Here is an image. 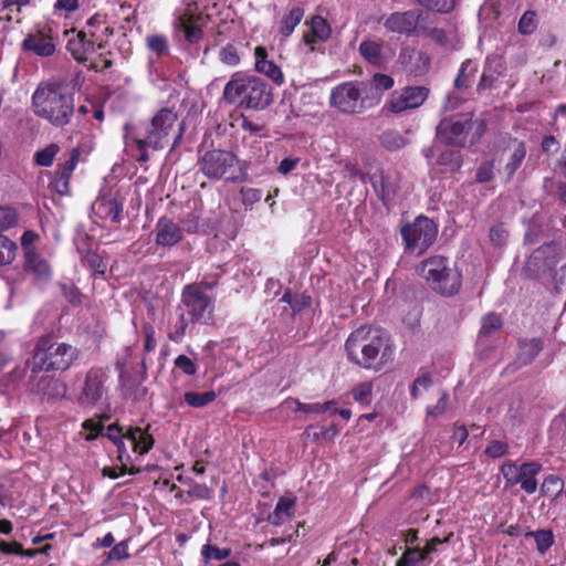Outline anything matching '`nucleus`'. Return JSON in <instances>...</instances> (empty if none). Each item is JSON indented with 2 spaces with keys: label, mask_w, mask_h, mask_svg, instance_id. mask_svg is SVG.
Returning <instances> with one entry per match:
<instances>
[{
  "label": "nucleus",
  "mask_w": 566,
  "mask_h": 566,
  "mask_svg": "<svg viewBox=\"0 0 566 566\" xmlns=\"http://www.w3.org/2000/svg\"><path fill=\"white\" fill-rule=\"evenodd\" d=\"M184 135L182 123L178 124V115L171 108L165 107L159 109L145 127L143 138H136L135 144L139 151L137 161L147 163L149 155L147 148L154 150L164 149L169 145L171 137L174 138L171 149L179 143Z\"/></svg>",
  "instance_id": "nucleus-1"
},
{
  "label": "nucleus",
  "mask_w": 566,
  "mask_h": 566,
  "mask_svg": "<svg viewBox=\"0 0 566 566\" xmlns=\"http://www.w3.org/2000/svg\"><path fill=\"white\" fill-rule=\"evenodd\" d=\"M32 104L36 116L56 127L67 125L74 114L73 95L55 83L39 85L32 95Z\"/></svg>",
  "instance_id": "nucleus-2"
},
{
  "label": "nucleus",
  "mask_w": 566,
  "mask_h": 566,
  "mask_svg": "<svg viewBox=\"0 0 566 566\" xmlns=\"http://www.w3.org/2000/svg\"><path fill=\"white\" fill-rule=\"evenodd\" d=\"M223 97L230 104L242 108L264 109L273 101L272 90L262 78L234 73L226 84Z\"/></svg>",
  "instance_id": "nucleus-3"
},
{
  "label": "nucleus",
  "mask_w": 566,
  "mask_h": 566,
  "mask_svg": "<svg viewBox=\"0 0 566 566\" xmlns=\"http://www.w3.org/2000/svg\"><path fill=\"white\" fill-rule=\"evenodd\" d=\"M382 24L388 33L408 38L426 36L440 43L446 40L444 31L436 25V18L421 9L394 12L384 18Z\"/></svg>",
  "instance_id": "nucleus-4"
},
{
  "label": "nucleus",
  "mask_w": 566,
  "mask_h": 566,
  "mask_svg": "<svg viewBox=\"0 0 566 566\" xmlns=\"http://www.w3.org/2000/svg\"><path fill=\"white\" fill-rule=\"evenodd\" d=\"M77 357L76 347L67 343H60L53 334L48 333L36 339L32 349L31 365L36 371H65Z\"/></svg>",
  "instance_id": "nucleus-5"
},
{
  "label": "nucleus",
  "mask_w": 566,
  "mask_h": 566,
  "mask_svg": "<svg viewBox=\"0 0 566 566\" xmlns=\"http://www.w3.org/2000/svg\"><path fill=\"white\" fill-rule=\"evenodd\" d=\"M418 273L430 289L443 296L457 294L462 285V274L449 259L436 255L421 261Z\"/></svg>",
  "instance_id": "nucleus-6"
},
{
  "label": "nucleus",
  "mask_w": 566,
  "mask_h": 566,
  "mask_svg": "<svg viewBox=\"0 0 566 566\" xmlns=\"http://www.w3.org/2000/svg\"><path fill=\"white\" fill-rule=\"evenodd\" d=\"M371 85L364 81H349L335 86L329 95L331 107L347 115L361 114L379 103V96H369Z\"/></svg>",
  "instance_id": "nucleus-7"
},
{
  "label": "nucleus",
  "mask_w": 566,
  "mask_h": 566,
  "mask_svg": "<svg viewBox=\"0 0 566 566\" xmlns=\"http://www.w3.org/2000/svg\"><path fill=\"white\" fill-rule=\"evenodd\" d=\"M150 428L149 423L142 428L114 422L106 427L105 437L116 447L117 460H127L129 452L126 441L130 443L132 451L140 457L147 454L154 448L155 438L150 433Z\"/></svg>",
  "instance_id": "nucleus-8"
},
{
  "label": "nucleus",
  "mask_w": 566,
  "mask_h": 566,
  "mask_svg": "<svg viewBox=\"0 0 566 566\" xmlns=\"http://www.w3.org/2000/svg\"><path fill=\"white\" fill-rule=\"evenodd\" d=\"M485 130L483 119H473L469 114H457L440 122L437 136L443 144L463 147L475 144Z\"/></svg>",
  "instance_id": "nucleus-9"
},
{
  "label": "nucleus",
  "mask_w": 566,
  "mask_h": 566,
  "mask_svg": "<svg viewBox=\"0 0 566 566\" xmlns=\"http://www.w3.org/2000/svg\"><path fill=\"white\" fill-rule=\"evenodd\" d=\"M109 371L106 367L93 366L83 377L76 402L81 408L93 409L107 402L109 394Z\"/></svg>",
  "instance_id": "nucleus-10"
},
{
  "label": "nucleus",
  "mask_w": 566,
  "mask_h": 566,
  "mask_svg": "<svg viewBox=\"0 0 566 566\" xmlns=\"http://www.w3.org/2000/svg\"><path fill=\"white\" fill-rule=\"evenodd\" d=\"M181 307L196 323L214 324V301L200 290V285L187 284L184 286L178 308Z\"/></svg>",
  "instance_id": "nucleus-11"
},
{
  "label": "nucleus",
  "mask_w": 566,
  "mask_h": 566,
  "mask_svg": "<svg viewBox=\"0 0 566 566\" xmlns=\"http://www.w3.org/2000/svg\"><path fill=\"white\" fill-rule=\"evenodd\" d=\"M391 354L389 336L382 328L376 327L365 355H359L355 365L367 370L379 371L390 360Z\"/></svg>",
  "instance_id": "nucleus-12"
},
{
  "label": "nucleus",
  "mask_w": 566,
  "mask_h": 566,
  "mask_svg": "<svg viewBox=\"0 0 566 566\" xmlns=\"http://www.w3.org/2000/svg\"><path fill=\"white\" fill-rule=\"evenodd\" d=\"M237 164V156L231 151L222 149L208 150L198 160L200 171L211 180H219L226 177Z\"/></svg>",
  "instance_id": "nucleus-13"
},
{
  "label": "nucleus",
  "mask_w": 566,
  "mask_h": 566,
  "mask_svg": "<svg viewBox=\"0 0 566 566\" xmlns=\"http://www.w3.org/2000/svg\"><path fill=\"white\" fill-rule=\"evenodd\" d=\"M46 370L36 371L31 365V374L28 379V389L38 395L42 401L51 402L62 398L65 394V385Z\"/></svg>",
  "instance_id": "nucleus-14"
},
{
  "label": "nucleus",
  "mask_w": 566,
  "mask_h": 566,
  "mask_svg": "<svg viewBox=\"0 0 566 566\" xmlns=\"http://www.w3.org/2000/svg\"><path fill=\"white\" fill-rule=\"evenodd\" d=\"M437 234V224L423 216L401 228V235L407 248H429L436 241Z\"/></svg>",
  "instance_id": "nucleus-15"
},
{
  "label": "nucleus",
  "mask_w": 566,
  "mask_h": 566,
  "mask_svg": "<svg viewBox=\"0 0 566 566\" xmlns=\"http://www.w3.org/2000/svg\"><path fill=\"white\" fill-rule=\"evenodd\" d=\"M429 90L424 86H408L391 93L386 107L392 113H401L421 106L427 99Z\"/></svg>",
  "instance_id": "nucleus-16"
},
{
  "label": "nucleus",
  "mask_w": 566,
  "mask_h": 566,
  "mask_svg": "<svg viewBox=\"0 0 566 566\" xmlns=\"http://www.w3.org/2000/svg\"><path fill=\"white\" fill-rule=\"evenodd\" d=\"M197 17L191 10V4L185 10L175 11L174 30L175 33H182L185 40L190 44H196L202 39V29L197 23Z\"/></svg>",
  "instance_id": "nucleus-17"
},
{
  "label": "nucleus",
  "mask_w": 566,
  "mask_h": 566,
  "mask_svg": "<svg viewBox=\"0 0 566 566\" xmlns=\"http://www.w3.org/2000/svg\"><path fill=\"white\" fill-rule=\"evenodd\" d=\"M556 250H532L525 265L524 273L530 279H538L551 271L557 263Z\"/></svg>",
  "instance_id": "nucleus-18"
},
{
  "label": "nucleus",
  "mask_w": 566,
  "mask_h": 566,
  "mask_svg": "<svg viewBox=\"0 0 566 566\" xmlns=\"http://www.w3.org/2000/svg\"><path fill=\"white\" fill-rule=\"evenodd\" d=\"M375 329L371 325H363L349 334L344 345L348 361L355 364L359 355H365Z\"/></svg>",
  "instance_id": "nucleus-19"
},
{
  "label": "nucleus",
  "mask_w": 566,
  "mask_h": 566,
  "mask_svg": "<svg viewBox=\"0 0 566 566\" xmlns=\"http://www.w3.org/2000/svg\"><path fill=\"white\" fill-rule=\"evenodd\" d=\"M80 160V148L75 147L70 151L69 159L59 165L51 188L60 196L70 195V180Z\"/></svg>",
  "instance_id": "nucleus-20"
},
{
  "label": "nucleus",
  "mask_w": 566,
  "mask_h": 566,
  "mask_svg": "<svg viewBox=\"0 0 566 566\" xmlns=\"http://www.w3.org/2000/svg\"><path fill=\"white\" fill-rule=\"evenodd\" d=\"M254 66L259 73L264 74L277 85L284 83V75L281 69L268 59V51L264 46H256L254 49Z\"/></svg>",
  "instance_id": "nucleus-21"
},
{
  "label": "nucleus",
  "mask_w": 566,
  "mask_h": 566,
  "mask_svg": "<svg viewBox=\"0 0 566 566\" xmlns=\"http://www.w3.org/2000/svg\"><path fill=\"white\" fill-rule=\"evenodd\" d=\"M24 270L39 281L48 282L51 279V266L38 250H24Z\"/></svg>",
  "instance_id": "nucleus-22"
},
{
  "label": "nucleus",
  "mask_w": 566,
  "mask_h": 566,
  "mask_svg": "<svg viewBox=\"0 0 566 566\" xmlns=\"http://www.w3.org/2000/svg\"><path fill=\"white\" fill-rule=\"evenodd\" d=\"M92 210L96 217L118 223L123 207L115 198L104 196L94 201Z\"/></svg>",
  "instance_id": "nucleus-23"
},
{
  "label": "nucleus",
  "mask_w": 566,
  "mask_h": 566,
  "mask_svg": "<svg viewBox=\"0 0 566 566\" xmlns=\"http://www.w3.org/2000/svg\"><path fill=\"white\" fill-rule=\"evenodd\" d=\"M544 348L541 337L520 338L517 342L516 360L521 366L531 365Z\"/></svg>",
  "instance_id": "nucleus-24"
},
{
  "label": "nucleus",
  "mask_w": 566,
  "mask_h": 566,
  "mask_svg": "<svg viewBox=\"0 0 566 566\" xmlns=\"http://www.w3.org/2000/svg\"><path fill=\"white\" fill-rule=\"evenodd\" d=\"M24 50L32 51L39 56H51L55 52V44L52 38L43 31L28 35L22 43Z\"/></svg>",
  "instance_id": "nucleus-25"
},
{
  "label": "nucleus",
  "mask_w": 566,
  "mask_h": 566,
  "mask_svg": "<svg viewBox=\"0 0 566 566\" xmlns=\"http://www.w3.org/2000/svg\"><path fill=\"white\" fill-rule=\"evenodd\" d=\"M542 471V464L536 461L524 462L521 464L520 475H517L521 489L528 495L537 490L536 476Z\"/></svg>",
  "instance_id": "nucleus-26"
},
{
  "label": "nucleus",
  "mask_w": 566,
  "mask_h": 566,
  "mask_svg": "<svg viewBox=\"0 0 566 566\" xmlns=\"http://www.w3.org/2000/svg\"><path fill=\"white\" fill-rule=\"evenodd\" d=\"M181 230L171 220L161 218L156 226V242L163 247H171L178 243Z\"/></svg>",
  "instance_id": "nucleus-27"
},
{
  "label": "nucleus",
  "mask_w": 566,
  "mask_h": 566,
  "mask_svg": "<svg viewBox=\"0 0 566 566\" xmlns=\"http://www.w3.org/2000/svg\"><path fill=\"white\" fill-rule=\"evenodd\" d=\"M509 153L504 171L509 178H511L515 171L521 167L526 156V147L523 142L517 139H511L505 148Z\"/></svg>",
  "instance_id": "nucleus-28"
},
{
  "label": "nucleus",
  "mask_w": 566,
  "mask_h": 566,
  "mask_svg": "<svg viewBox=\"0 0 566 566\" xmlns=\"http://www.w3.org/2000/svg\"><path fill=\"white\" fill-rule=\"evenodd\" d=\"M19 221V214L15 209L9 206H0V248H17L14 241L2 232L15 227Z\"/></svg>",
  "instance_id": "nucleus-29"
},
{
  "label": "nucleus",
  "mask_w": 566,
  "mask_h": 566,
  "mask_svg": "<svg viewBox=\"0 0 566 566\" xmlns=\"http://www.w3.org/2000/svg\"><path fill=\"white\" fill-rule=\"evenodd\" d=\"M369 181L382 201L390 198L396 192V184L391 181L389 175L381 168L376 169V171L369 176Z\"/></svg>",
  "instance_id": "nucleus-30"
},
{
  "label": "nucleus",
  "mask_w": 566,
  "mask_h": 566,
  "mask_svg": "<svg viewBox=\"0 0 566 566\" xmlns=\"http://www.w3.org/2000/svg\"><path fill=\"white\" fill-rule=\"evenodd\" d=\"M359 53L369 64L381 66L386 62L382 52V42L371 39H365L359 44Z\"/></svg>",
  "instance_id": "nucleus-31"
},
{
  "label": "nucleus",
  "mask_w": 566,
  "mask_h": 566,
  "mask_svg": "<svg viewBox=\"0 0 566 566\" xmlns=\"http://www.w3.org/2000/svg\"><path fill=\"white\" fill-rule=\"evenodd\" d=\"M304 17V9L301 7H293L281 17L277 21L279 33L283 38H289L301 23Z\"/></svg>",
  "instance_id": "nucleus-32"
},
{
  "label": "nucleus",
  "mask_w": 566,
  "mask_h": 566,
  "mask_svg": "<svg viewBox=\"0 0 566 566\" xmlns=\"http://www.w3.org/2000/svg\"><path fill=\"white\" fill-rule=\"evenodd\" d=\"M478 73V63L472 60H465L458 72L454 80V87L460 92H465L470 88L472 80Z\"/></svg>",
  "instance_id": "nucleus-33"
},
{
  "label": "nucleus",
  "mask_w": 566,
  "mask_h": 566,
  "mask_svg": "<svg viewBox=\"0 0 566 566\" xmlns=\"http://www.w3.org/2000/svg\"><path fill=\"white\" fill-rule=\"evenodd\" d=\"M295 504V500L291 497H281L272 513L269 514L268 521L275 526H280L291 516V510Z\"/></svg>",
  "instance_id": "nucleus-34"
},
{
  "label": "nucleus",
  "mask_w": 566,
  "mask_h": 566,
  "mask_svg": "<svg viewBox=\"0 0 566 566\" xmlns=\"http://www.w3.org/2000/svg\"><path fill=\"white\" fill-rule=\"evenodd\" d=\"M81 259L84 266L94 274L104 275L107 270V263L98 253V250H82Z\"/></svg>",
  "instance_id": "nucleus-35"
},
{
  "label": "nucleus",
  "mask_w": 566,
  "mask_h": 566,
  "mask_svg": "<svg viewBox=\"0 0 566 566\" xmlns=\"http://www.w3.org/2000/svg\"><path fill=\"white\" fill-rule=\"evenodd\" d=\"M310 24H311L313 35L304 36V40L307 44H312L315 41H326L329 38L332 30H331L329 24L327 23V21L324 18H322L319 15H315L312 18Z\"/></svg>",
  "instance_id": "nucleus-36"
},
{
  "label": "nucleus",
  "mask_w": 566,
  "mask_h": 566,
  "mask_svg": "<svg viewBox=\"0 0 566 566\" xmlns=\"http://www.w3.org/2000/svg\"><path fill=\"white\" fill-rule=\"evenodd\" d=\"M85 32L81 31L76 34L75 38L70 39L67 42V50L78 62H84L87 60L88 49L92 45L90 42L85 41Z\"/></svg>",
  "instance_id": "nucleus-37"
},
{
  "label": "nucleus",
  "mask_w": 566,
  "mask_h": 566,
  "mask_svg": "<svg viewBox=\"0 0 566 566\" xmlns=\"http://www.w3.org/2000/svg\"><path fill=\"white\" fill-rule=\"evenodd\" d=\"M217 394L214 390H208L203 392L198 391H186L184 394V400L187 406L191 408H205L208 405L212 403L217 399Z\"/></svg>",
  "instance_id": "nucleus-38"
},
{
  "label": "nucleus",
  "mask_w": 566,
  "mask_h": 566,
  "mask_svg": "<svg viewBox=\"0 0 566 566\" xmlns=\"http://www.w3.org/2000/svg\"><path fill=\"white\" fill-rule=\"evenodd\" d=\"M564 490V480L557 474L544 478L539 492L543 496L556 499Z\"/></svg>",
  "instance_id": "nucleus-39"
},
{
  "label": "nucleus",
  "mask_w": 566,
  "mask_h": 566,
  "mask_svg": "<svg viewBox=\"0 0 566 566\" xmlns=\"http://www.w3.org/2000/svg\"><path fill=\"white\" fill-rule=\"evenodd\" d=\"M525 536H532L535 539L537 551L545 554L555 542L554 534L551 530L530 531Z\"/></svg>",
  "instance_id": "nucleus-40"
},
{
  "label": "nucleus",
  "mask_w": 566,
  "mask_h": 566,
  "mask_svg": "<svg viewBox=\"0 0 566 566\" xmlns=\"http://www.w3.org/2000/svg\"><path fill=\"white\" fill-rule=\"evenodd\" d=\"M196 323L190 316L184 311L179 314L176 323L172 325L171 331L168 333L170 340L180 343L186 335L187 328L190 324Z\"/></svg>",
  "instance_id": "nucleus-41"
},
{
  "label": "nucleus",
  "mask_w": 566,
  "mask_h": 566,
  "mask_svg": "<svg viewBox=\"0 0 566 566\" xmlns=\"http://www.w3.org/2000/svg\"><path fill=\"white\" fill-rule=\"evenodd\" d=\"M427 560L420 551V546H409L402 552L395 566H417Z\"/></svg>",
  "instance_id": "nucleus-42"
},
{
  "label": "nucleus",
  "mask_w": 566,
  "mask_h": 566,
  "mask_svg": "<svg viewBox=\"0 0 566 566\" xmlns=\"http://www.w3.org/2000/svg\"><path fill=\"white\" fill-rule=\"evenodd\" d=\"M200 553H201V557H202L203 562L208 563L211 559L224 560V559L229 558L232 554V549L228 548V547L220 548L216 545H211L210 543H207L201 547Z\"/></svg>",
  "instance_id": "nucleus-43"
},
{
  "label": "nucleus",
  "mask_w": 566,
  "mask_h": 566,
  "mask_svg": "<svg viewBox=\"0 0 566 566\" xmlns=\"http://www.w3.org/2000/svg\"><path fill=\"white\" fill-rule=\"evenodd\" d=\"M60 149L61 148L57 144L52 143V144L48 145L46 147H44L43 149L38 150L34 154L35 165H38L40 167L52 166L54 158L59 154Z\"/></svg>",
  "instance_id": "nucleus-44"
},
{
  "label": "nucleus",
  "mask_w": 566,
  "mask_h": 566,
  "mask_svg": "<svg viewBox=\"0 0 566 566\" xmlns=\"http://www.w3.org/2000/svg\"><path fill=\"white\" fill-rule=\"evenodd\" d=\"M350 394L356 402L368 406L371 402L373 398V382H359L353 387Z\"/></svg>",
  "instance_id": "nucleus-45"
},
{
  "label": "nucleus",
  "mask_w": 566,
  "mask_h": 566,
  "mask_svg": "<svg viewBox=\"0 0 566 566\" xmlns=\"http://www.w3.org/2000/svg\"><path fill=\"white\" fill-rule=\"evenodd\" d=\"M420 7L438 12V13H449L455 7V0H415Z\"/></svg>",
  "instance_id": "nucleus-46"
},
{
  "label": "nucleus",
  "mask_w": 566,
  "mask_h": 566,
  "mask_svg": "<svg viewBox=\"0 0 566 566\" xmlns=\"http://www.w3.org/2000/svg\"><path fill=\"white\" fill-rule=\"evenodd\" d=\"M293 402L296 405V411H301L304 413H324L328 411L333 406L336 405L335 400H328L324 403L314 402V403H306L302 402L298 399H292Z\"/></svg>",
  "instance_id": "nucleus-47"
},
{
  "label": "nucleus",
  "mask_w": 566,
  "mask_h": 566,
  "mask_svg": "<svg viewBox=\"0 0 566 566\" xmlns=\"http://www.w3.org/2000/svg\"><path fill=\"white\" fill-rule=\"evenodd\" d=\"M503 322L499 314L488 313L482 318L480 336H490L502 328Z\"/></svg>",
  "instance_id": "nucleus-48"
},
{
  "label": "nucleus",
  "mask_w": 566,
  "mask_h": 566,
  "mask_svg": "<svg viewBox=\"0 0 566 566\" xmlns=\"http://www.w3.org/2000/svg\"><path fill=\"white\" fill-rule=\"evenodd\" d=\"M147 48L157 56H165L169 53L168 40L165 35L155 34L147 36Z\"/></svg>",
  "instance_id": "nucleus-49"
},
{
  "label": "nucleus",
  "mask_w": 566,
  "mask_h": 566,
  "mask_svg": "<svg viewBox=\"0 0 566 566\" xmlns=\"http://www.w3.org/2000/svg\"><path fill=\"white\" fill-rule=\"evenodd\" d=\"M500 471L506 486H513L518 483L517 475H520L521 465L518 467L515 462L509 460L501 465Z\"/></svg>",
  "instance_id": "nucleus-50"
},
{
  "label": "nucleus",
  "mask_w": 566,
  "mask_h": 566,
  "mask_svg": "<svg viewBox=\"0 0 566 566\" xmlns=\"http://www.w3.org/2000/svg\"><path fill=\"white\" fill-rule=\"evenodd\" d=\"M82 429L88 431L86 436L87 441H93L99 436L105 437L106 427L93 418L86 419L82 422Z\"/></svg>",
  "instance_id": "nucleus-51"
},
{
  "label": "nucleus",
  "mask_w": 566,
  "mask_h": 566,
  "mask_svg": "<svg viewBox=\"0 0 566 566\" xmlns=\"http://www.w3.org/2000/svg\"><path fill=\"white\" fill-rule=\"evenodd\" d=\"M220 61L229 66H237L240 63V54L233 44H227L220 50Z\"/></svg>",
  "instance_id": "nucleus-52"
},
{
  "label": "nucleus",
  "mask_w": 566,
  "mask_h": 566,
  "mask_svg": "<svg viewBox=\"0 0 566 566\" xmlns=\"http://www.w3.org/2000/svg\"><path fill=\"white\" fill-rule=\"evenodd\" d=\"M130 538L123 539L115 544L112 549L107 553V562L123 560L129 558L128 545Z\"/></svg>",
  "instance_id": "nucleus-53"
},
{
  "label": "nucleus",
  "mask_w": 566,
  "mask_h": 566,
  "mask_svg": "<svg viewBox=\"0 0 566 566\" xmlns=\"http://www.w3.org/2000/svg\"><path fill=\"white\" fill-rule=\"evenodd\" d=\"M381 144L387 149L395 150L403 146L405 139L398 132L388 130L381 135Z\"/></svg>",
  "instance_id": "nucleus-54"
},
{
  "label": "nucleus",
  "mask_w": 566,
  "mask_h": 566,
  "mask_svg": "<svg viewBox=\"0 0 566 566\" xmlns=\"http://www.w3.org/2000/svg\"><path fill=\"white\" fill-rule=\"evenodd\" d=\"M452 536H453V533H449L443 538L433 536L426 542V545L423 547H420V551L423 554V556L428 559L431 554H433L438 551L439 545L450 543Z\"/></svg>",
  "instance_id": "nucleus-55"
},
{
  "label": "nucleus",
  "mask_w": 566,
  "mask_h": 566,
  "mask_svg": "<svg viewBox=\"0 0 566 566\" xmlns=\"http://www.w3.org/2000/svg\"><path fill=\"white\" fill-rule=\"evenodd\" d=\"M509 452V444L504 441L500 440H492L490 441L484 450V453L490 458H501L507 454Z\"/></svg>",
  "instance_id": "nucleus-56"
},
{
  "label": "nucleus",
  "mask_w": 566,
  "mask_h": 566,
  "mask_svg": "<svg viewBox=\"0 0 566 566\" xmlns=\"http://www.w3.org/2000/svg\"><path fill=\"white\" fill-rule=\"evenodd\" d=\"M142 331L145 336L144 352H154L157 346L155 327L150 323H144Z\"/></svg>",
  "instance_id": "nucleus-57"
},
{
  "label": "nucleus",
  "mask_w": 566,
  "mask_h": 566,
  "mask_svg": "<svg viewBox=\"0 0 566 566\" xmlns=\"http://www.w3.org/2000/svg\"><path fill=\"white\" fill-rule=\"evenodd\" d=\"M175 367L180 369L187 376H193L197 373L196 363L186 355H179L175 358Z\"/></svg>",
  "instance_id": "nucleus-58"
},
{
  "label": "nucleus",
  "mask_w": 566,
  "mask_h": 566,
  "mask_svg": "<svg viewBox=\"0 0 566 566\" xmlns=\"http://www.w3.org/2000/svg\"><path fill=\"white\" fill-rule=\"evenodd\" d=\"M536 29V15L534 12H525L518 22V30L522 34H531Z\"/></svg>",
  "instance_id": "nucleus-59"
},
{
  "label": "nucleus",
  "mask_w": 566,
  "mask_h": 566,
  "mask_svg": "<svg viewBox=\"0 0 566 566\" xmlns=\"http://www.w3.org/2000/svg\"><path fill=\"white\" fill-rule=\"evenodd\" d=\"M449 394L443 391L434 406L427 407V415L433 418L442 416L448 408Z\"/></svg>",
  "instance_id": "nucleus-60"
},
{
  "label": "nucleus",
  "mask_w": 566,
  "mask_h": 566,
  "mask_svg": "<svg viewBox=\"0 0 566 566\" xmlns=\"http://www.w3.org/2000/svg\"><path fill=\"white\" fill-rule=\"evenodd\" d=\"M494 176V161L489 160L480 165L476 170L475 180L484 184L493 179Z\"/></svg>",
  "instance_id": "nucleus-61"
},
{
  "label": "nucleus",
  "mask_w": 566,
  "mask_h": 566,
  "mask_svg": "<svg viewBox=\"0 0 566 566\" xmlns=\"http://www.w3.org/2000/svg\"><path fill=\"white\" fill-rule=\"evenodd\" d=\"M187 494L199 500H210L212 499L213 491L206 484L193 483L187 491Z\"/></svg>",
  "instance_id": "nucleus-62"
},
{
  "label": "nucleus",
  "mask_w": 566,
  "mask_h": 566,
  "mask_svg": "<svg viewBox=\"0 0 566 566\" xmlns=\"http://www.w3.org/2000/svg\"><path fill=\"white\" fill-rule=\"evenodd\" d=\"M509 232L499 223L490 229V240L494 245H504L507 241Z\"/></svg>",
  "instance_id": "nucleus-63"
},
{
  "label": "nucleus",
  "mask_w": 566,
  "mask_h": 566,
  "mask_svg": "<svg viewBox=\"0 0 566 566\" xmlns=\"http://www.w3.org/2000/svg\"><path fill=\"white\" fill-rule=\"evenodd\" d=\"M369 84L371 86L374 85L376 90L387 91L394 86L395 81L390 75L382 74V73H376L373 76L371 83H369Z\"/></svg>",
  "instance_id": "nucleus-64"
}]
</instances>
